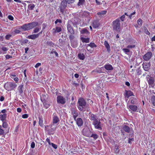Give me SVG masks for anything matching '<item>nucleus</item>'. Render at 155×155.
<instances>
[{"label":"nucleus","instance_id":"f257e3e1","mask_svg":"<svg viewBox=\"0 0 155 155\" xmlns=\"http://www.w3.org/2000/svg\"><path fill=\"white\" fill-rule=\"evenodd\" d=\"M38 25V22L33 21L27 24H25L21 26V28L24 31H28L32 29L35 28Z\"/></svg>","mask_w":155,"mask_h":155},{"label":"nucleus","instance_id":"f03ea898","mask_svg":"<svg viewBox=\"0 0 155 155\" xmlns=\"http://www.w3.org/2000/svg\"><path fill=\"white\" fill-rule=\"evenodd\" d=\"M78 105H77V107L78 109L82 111L86 105L87 102L83 97H81L78 99Z\"/></svg>","mask_w":155,"mask_h":155},{"label":"nucleus","instance_id":"7ed1b4c3","mask_svg":"<svg viewBox=\"0 0 155 155\" xmlns=\"http://www.w3.org/2000/svg\"><path fill=\"white\" fill-rule=\"evenodd\" d=\"M45 130L48 132L49 135L53 134L54 131L57 128V126L54 124L49 125L45 126Z\"/></svg>","mask_w":155,"mask_h":155},{"label":"nucleus","instance_id":"20e7f679","mask_svg":"<svg viewBox=\"0 0 155 155\" xmlns=\"http://www.w3.org/2000/svg\"><path fill=\"white\" fill-rule=\"evenodd\" d=\"M112 26L114 30L119 32L120 30V19L118 18L112 22Z\"/></svg>","mask_w":155,"mask_h":155},{"label":"nucleus","instance_id":"39448f33","mask_svg":"<svg viewBox=\"0 0 155 155\" xmlns=\"http://www.w3.org/2000/svg\"><path fill=\"white\" fill-rule=\"evenodd\" d=\"M17 86V85L12 82H7L4 85L5 89L8 91L13 90Z\"/></svg>","mask_w":155,"mask_h":155},{"label":"nucleus","instance_id":"423d86ee","mask_svg":"<svg viewBox=\"0 0 155 155\" xmlns=\"http://www.w3.org/2000/svg\"><path fill=\"white\" fill-rule=\"evenodd\" d=\"M67 3L66 0H65V1H62L61 3V5L58 10L60 11V12L62 13H63L64 12V9L67 6Z\"/></svg>","mask_w":155,"mask_h":155},{"label":"nucleus","instance_id":"0eeeda50","mask_svg":"<svg viewBox=\"0 0 155 155\" xmlns=\"http://www.w3.org/2000/svg\"><path fill=\"white\" fill-rule=\"evenodd\" d=\"M57 101L58 104H64L66 103V100L63 96L59 95L57 97Z\"/></svg>","mask_w":155,"mask_h":155},{"label":"nucleus","instance_id":"6e6552de","mask_svg":"<svg viewBox=\"0 0 155 155\" xmlns=\"http://www.w3.org/2000/svg\"><path fill=\"white\" fill-rule=\"evenodd\" d=\"M72 24L73 23L71 21H68L67 25L68 31L71 34H74V30L71 25V24Z\"/></svg>","mask_w":155,"mask_h":155},{"label":"nucleus","instance_id":"1a4fd4ad","mask_svg":"<svg viewBox=\"0 0 155 155\" xmlns=\"http://www.w3.org/2000/svg\"><path fill=\"white\" fill-rule=\"evenodd\" d=\"M71 114L73 115V117L75 120L78 116V110L76 108L72 107L71 108Z\"/></svg>","mask_w":155,"mask_h":155},{"label":"nucleus","instance_id":"9d476101","mask_svg":"<svg viewBox=\"0 0 155 155\" xmlns=\"http://www.w3.org/2000/svg\"><path fill=\"white\" fill-rule=\"evenodd\" d=\"M101 122L100 120H97L94 121L92 123V124L94 125L95 128L100 130H102V127L101 124Z\"/></svg>","mask_w":155,"mask_h":155},{"label":"nucleus","instance_id":"9b49d317","mask_svg":"<svg viewBox=\"0 0 155 155\" xmlns=\"http://www.w3.org/2000/svg\"><path fill=\"white\" fill-rule=\"evenodd\" d=\"M152 55V54L151 52H148L143 56V58L144 60L146 61H148L151 58Z\"/></svg>","mask_w":155,"mask_h":155},{"label":"nucleus","instance_id":"f8f14e48","mask_svg":"<svg viewBox=\"0 0 155 155\" xmlns=\"http://www.w3.org/2000/svg\"><path fill=\"white\" fill-rule=\"evenodd\" d=\"M147 81L149 85L152 86L154 82V77L152 76H149L147 78Z\"/></svg>","mask_w":155,"mask_h":155},{"label":"nucleus","instance_id":"ddd939ff","mask_svg":"<svg viewBox=\"0 0 155 155\" xmlns=\"http://www.w3.org/2000/svg\"><path fill=\"white\" fill-rule=\"evenodd\" d=\"M76 123L77 125L79 127H81L82 126L83 124L82 119L80 117H78L76 119Z\"/></svg>","mask_w":155,"mask_h":155},{"label":"nucleus","instance_id":"4468645a","mask_svg":"<svg viewBox=\"0 0 155 155\" xmlns=\"http://www.w3.org/2000/svg\"><path fill=\"white\" fill-rule=\"evenodd\" d=\"M129 109L134 112H137L138 109L137 107L135 105H130L128 106Z\"/></svg>","mask_w":155,"mask_h":155},{"label":"nucleus","instance_id":"2eb2a0df","mask_svg":"<svg viewBox=\"0 0 155 155\" xmlns=\"http://www.w3.org/2000/svg\"><path fill=\"white\" fill-rule=\"evenodd\" d=\"M52 124H56L59 122L60 121L58 117L56 115L53 114V115Z\"/></svg>","mask_w":155,"mask_h":155},{"label":"nucleus","instance_id":"dca6fc26","mask_svg":"<svg viewBox=\"0 0 155 155\" xmlns=\"http://www.w3.org/2000/svg\"><path fill=\"white\" fill-rule=\"evenodd\" d=\"M125 96L126 97H127V98H128L134 95L133 93L130 91H127V90H125Z\"/></svg>","mask_w":155,"mask_h":155},{"label":"nucleus","instance_id":"f3484780","mask_svg":"<svg viewBox=\"0 0 155 155\" xmlns=\"http://www.w3.org/2000/svg\"><path fill=\"white\" fill-rule=\"evenodd\" d=\"M38 37V35L37 34H34L29 35L28 36L27 38L33 40L35 39Z\"/></svg>","mask_w":155,"mask_h":155},{"label":"nucleus","instance_id":"a211bd4d","mask_svg":"<svg viewBox=\"0 0 155 155\" xmlns=\"http://www.w3.org/2000/svg\"><path fill=\"white\" fill-rule=\"evenodd\" d=\"M143 68V69L146 71H148L150 67V64L149 63L143 64H142Z\"/></svg>","mask_w":155,"mask_h":155},{"label":"nucleus","instance_id":"6ab92c4d","mask_svg":"<svg viewBox=\"0 0 155 155\" xmlns=\"http://www.w3.org/2000/svg\"><path fill=\"white\" fill-rule=\"evenodd\" d=\"M104 68L107 71H111L113 69L112 66L110 64H106L104 66Z\"/></svg>","mask_w":155,"mask_h":155},{"label":"nucleus","instance_id":"aec40b11","mask_svg":"<svg viewBox=\"0 0 155 155\" xmlns=\"http://www.w3.org/2000/svg\"><path fill=\"white\" fill-rule=\"evenodd\" d=\"M39 122L38 123L40 126L41 127H43L44 126L43 124V119L42 116H40L38 117Z\"/></svg>","mask_w":155,"mask_h":155},{"label":"nucleus","instance_id":"412c9836","mask_svg":"<svg viewBox=\"0 0 155 155\" xmlns=\"http://www.w3.org/2000/svg\"><path fill=\"white\" fill-rule=\"evenodd\" d=\"M7 117V114H1L0 112V119L3 122L5 120Z\"/></svg>","mask_w":155,"mask_h":155},{"label":"nucleus","instance_id":"4be33fe9","mask_svg":"<svg viewBox=\"0 0 155 155\" xmlns=\"http://www.w3.org/2000/svg\"><path fill=\"white\" fill-rule=\"evenodd\" d=\"M122 129L123 130L127 133H129L130 132V129L129 127L127 126L124 125L123 126Z\"/></svg>","mask_w":155,"mask_h":155},{"label":"nucleus","instance_id":"5701e85b","mask_svg":"<svg viewBox=\"0 0 155 155\" xmlns=\"http://www.w3.org/2000/svg\"><path fill=\"white\" fill-rule=\"evenodd\" d=\"M81 34H89L90 33L86 28H83L80 31Z\"/></svg>","mask_w":155,"mask_h":155},{"label":"nucleus","instance_id":"b1692460","mask_svg":"<svg viewBox=\"0 0 155 155\" xmlns=\"http://www.w3.org/2000/svg\"><path fill=\"white\" fill-rule=\"evenodd\" d=\"M100 25V24L97 21H94L93 22V27L94 28H97Z\"/></svg>","mask_w":155,"mask_h":155},{"label":"nucleus","instance_id":"393cba45","mask_svg":"<svg viewBox=\"0 0 155 155\" xmlns=\"http://www.w3.org/2000/svg\"><path fill=\"white\" fill-rule=\"evenodd\" d=\"M81 40L83 43H88L90 41V38H85L84 37H81L80 38Z\"/></svg>","mask_w":155,"mask_h":155},{"label":"nucleus","instance_id":"a878e982","mask_svg":"<svg viewBox=\"0 0 155 155\" xmlns=\"http://www.w3.org/2000/svg\"><path fill=\"white\" fill-rule=\"evenodd\" d=\"M104 45L107 49V51H110V46L108 42L107 41H104Z\"/></svg>","mask_w":155,"mask_h":155},{"label":"nucleus","instance_id":"bb28decb","mask_svg":"<svg viewBox=\"0 0 155 155\" xmlns=\"http://www.w3.org/2000/svg\"><path fill=\"white\" fill-rule=\"evenodd\" d=\"M90 119L91 120H93L94 121H96L98 120L97 119V116L94 114H91L90 116Z\"/></svg>","mask_w":155,"mask_h":155},{"label":"nucleus","instance_id":"cd10ccee","mask_svg":"<svg viewBox=\"0 0 155 155\" xmlns=\"http://www.w3.org/2000/svg\"><path fill=\"white\" fill-rule=\"evenodd\" d=\"M53 30H54V33H58L61 32V27H56L55 28H54Z\"/></svg>","mask_w":155,"mask_h":155},{"label":"nucleus","instance_id":"c85d7f7f","mask_svg":"<svg viewBox=\"0 0 155 155\" xmlns=\"http://www.w3.org/2000/svg\"><path fill=\"white\" fill-rule=\"evenodd\" d=\"M24 87V85L23 84H21L18 87V90L19 92L21 94L23 93L22 89Z\"/></svg>","mask_w":155,"mask_h":155},{"label":"nucleus","instance_id":"c756f323","mask_svg":"<svg viewBox=\"0 0 155 155\" xmlns=\"http://www.w3.org/2000/svg\"><path fill=\"white\" fill-rule=\"evenodd\" d=\"M92 72H95L97 73H101L102 72L101 68H97L95 70L92 71Z\"/></svg>","mask_w":155,"mask_h":155},{"label":"nucleus","instance_id":"7c9ffc66","mask_svg":"<svg viewBox=\"0 0 155 155\" xmlns=\"http://www.w3.org/2000/svg\"><path fill=\"white\" fill-rule=\"evenodd\" d=\"M129 100H130V103L132 105L136 104L137 99L134 97L131 98Z\"/></svg>","mask_w":155,"mask_h":155},{"label":"nucleus","instance_id":"2f4dec72","mask_svg":"<svg viewBox=\"0 0 155 155\" xmlns=\"http://www.w3.org/2000/svg\"><path fill=\"white\" fill-rule=\"evenodd\" d=\"M86 136L88 137H92L95 140H96L98 138V136L96 134H92L91 136L89 134H87Z\"/></svg>","mask_w":155,"mask_h":155},{"label":"nucleus","instance_id":"473e14b6","mask_svg":"<svg viewBox=\"0 0 155 155\" xmlns=\"http://www.w3.org/2000/svg\"><path fill=\"white\" fill-rule=\"evenodd\" d=\"M35 5L33 4H31L28 5V8L30 10H32L35 8Z\"/></svg>","mask_w":155,"mask_h":155},{"label":"nucleus","instance_id":"72a5a7b5","mask_svg":"<svg viewBox=\"0 0 155 155\" xmlns=\"http://www.w3.org/2000/svg\"><path fill=\"white\" fill-rule=\"evenodd\" d=\"M107 13V11L106 10H104L101 12H98L97 13V14L98 15H100V16H101L102 15L106 14Z\"/></svg>","mask_w":155,"mask_h":155},{"label":"nucleus","instance_id":"f704fd0d","mask_svg":"<svg viewBox=\"0 0 155 155\" xmlns=\"http://www.w3.org/2000/svg\"><path fill=\"white\" fill-rule=\"evenodd\" d=\"M87 45L91 48H95L97 47V45L94 42H91L90 44H87Z\"/></svg>","mask_w":155,"mask_h":155},{"label":"nucleus","instance_id":"c9c22d12","mask_svg":"<svg viewBox=\"0 0 155 155\" xmlns=\"http://www.w3.org/2000/svg\"><path fill=\"white\" fill-rule=\"evenodd\" d=\"M79 58L82 60H83L85 58V56L83 54L79 53L78 54Z\"/></svg>","mask_w":155,"mask_h":155},{"label":"nucleus","instance_id":"e433bc0d","mask_svg":"<svg viewBox=\"0 0 155 155\" xmlns=\"http://www.w3.org/2000/svg\"><path fill=\"white\" fill-rule=\"evenodd\" d=\"M151 100L153 105L155 106V96L153 95L152 96Z\"/></svg>","mask_w":155,"mask_h":155},{"label":"nucleus","instance_id":"4c0bfd02","mask_svg":"<svg viewBox=\"0 0 155 155\" xmlns=\"http://www.w3.org/2000/svg\"><path fill=\"white\" fill-rule=\"evenodd\" d=\"M41 29V28L36 27L34 28L33 31V33H38Z\"/></svg>","mask_w":155,"mask_h":155},{"label":"nucleus","instance_id":"58836bf2","mask_svg":"<svg viewBox=\"0 0 155 155\" xmlns=\"http://www.w3.org/2000/svg\"><path fill=\"white\" fill-rule=\"evenodd\" d=\"M3 123L2 124V127L4 128H7L8 127V124L6 122H4L3 121L2 122Z\"/></svg>","mask_w":155,"mask_h":155},{"label":"nucleus","instance_id":"ea45409f","mask_svg":"<svg viewBox=\"0 0 155 155\" xmlns=\"http://www.w3.org/2000/svg\"><path fill=\"white\" fill-rule=\"evenodd\" d=\"M135 47L136 45H127V48L129 49H130L134 48Z\"/></svg>","mask_w":155,"mask_h":155},{"label":"nucleus","instance_id":"a19ab883","mask_svg":"<svg viewBox=\"0 0 155 155\" xmlns=\"http://www.w3.org/2000/svg\"><path fill=\"white\" fill-rule=\"evenodd\" d=\"M2 128V126L0 125V135H3L5 133L4 131Z\"/></svg>","mask_w":155,"mask_h":155},{"label":"nucleus","instance_id":"79ce46f5","mask_svg":"<svg viewBox=\"0 0 155 155\" xmlns=\"http://www.w3.org/2000/svg\"><path fill=\"white\" fill-rule=\"evenodd\" d=\"M47 44L48 45L53 47L54 45V44L51 41H47Z\"/></svg>","mask_w":155,"mask_h":155},{"label":"nucleus","instance_id":"37998d69","mask_svg":"<svg viewBox=\"0 0 155 155\" xmlns=\"http://www.w3.org/2000/svg\"><path fill=\"white\" fill-rule=\"evenodd\" d=\"M54 54L56 57H58V53L55 51H53V50L50 53V54Z\"/></svg>","mask_w":155,"mask_h":155},{"label":"nucleus","instance_id":"c03bdc74","mask_svg":"<svg viewBox=\"0 0 155 155\" xmlns=\"http://www.w3.org/2000/svg\"><path fill=\"white\" fill-rule=\"evenodd\" d=\"M137 22L139 25L141 26L142 23V20L140 18L137 21Z\"/></svg>","mask_w":155,"mask_h":155},{"label":"nucleus","instance_id":"a18cd8bd","mask_svg":"<svg viewBox=\"0 0 155 155\" xmlns=\"http://www.w3.org/2000/svg\"><path fill=\"white\" fill-rule=\"evenodd\" d=\"M137 74L138 75H140L141 74V71L140 68H138L136 70Z\"/></svg>","mask_w":155,"mask_h":155},{"label":"nucleus","instance_id":"49530a36","mask_svg":"<svg viewBox=\"0 0 155 155\" xmlns=\"http://www.w3.org/2000/svg\"><path fill=\"white\" fill-rule=\"evenodd\" d=\"M123 50L126 54H127L128 53L130 52V50L127 48H124L123 49Z\"/></svg>","mask_w":155,"mask_h":155},{"label":"nucleus","instance_id":"de8ad7c7","mask_svg":"<svg viewBox=\"0 0 155 155\" xmlns=\"http://www.w3.org/2000/svg\"><path fill=\"white\" fill-rule=\"evenodd\" d=\"M73 35V34H71L69 36V39L71 41L72 40H73L75 38L74 36Z\"/></svg>","mask_w":155,"mask_h":155},{"label":"nucleus","instance_id":"09e8293b","mask_svg":"<svg viewBox=\"0 0 155 155\" xmlns=\"http://www.w3.org/2000/svg\"><path fill=\"white\" fill-rule=\"evenodd\" d=\"M144 31L147 35H149L150 34V32L148 30L147 28L145 27L144 28Z\"/></svg>","mask_w":155,"mask_h":155},{"label":"nucleus","instance_id":"8fccbe9b","mask_svg":"<svg viewBox=\"0 0 155 155\" xmlns=\"http://www.w3.org/2000/svg\"><path fill=\"white\" fill-rule=\"evenodd\" d=\"M125 18V15H123L120 17V18H119V19H120L122 21H123L124 20Z\"/></svg>","mask_w":155,"mask_h":155},{"label":"nucleus","instance_id":"3c124183","mask_svg":"<svg viewBox=\"0 0 155 155\" xmlns=\"http://www.w3.org/2000/svg\"><path fill=\"white\" fill-rule=\"evenodd\" d=\"M134 141V138H129L128 140V143L129 144H131L132 141Z\"/></svg>","mask_w":155,"mask_h":155},{"label":"nucleus","instance_id":"603ef678","mask_svg":"<svg viewBox=\"0 0 155 155\" xmlns=\"http://www.w3.org/2000/svg\"><path fill=\"white\" fill-rule=\"evenodd\" d=\"M28 115L27 114H24L22 115V117L23 118L26 119L28 118Z\"/></svg>","mask_w":155,"mask_h":155},{"label":"nucleus","instance_id":"864d4df0","mask_svg":"<svg viewBox=\"0 0 155 155\" xmlns=\"http://www.w3.org/2000/svg\"><path fill=\"white\" fill-rule=\"evenodd\" d=\"M85 2V0H79L78 4L79 5H82Z\"/></svg>","mask_w":155,"mask_h":155},{"label":"nucleus","instance_id":"5fc2aeb1","mask_svg":"<svg viewBox=\"0 0 155 155\" xmlns=\"http://www.w3.org/2000/svg\"><path fill=\"white\" fill-rule=\"evenodd\" d=\"M14 32L15 34H19L21 32V31L18 29H15L14 31Z\"/></svg>","mask_w":155,"mask_h":155},{"label":"nucleus","instance_id":"6e6d98bb","mask_svg":"<svg viewBox=\"0 0 155 155\" xmlns=\"http://www.w3.org/2000/svg\"><path fill=\"white\" fill-rule=\"evenodd\" d=\"M8 18L10 20L12 21L14 20V18L12 16L9 15L8 16Z\"/></svg>","mask_w":155,"mask_h":155},{"label":"nucleus","instance_id":"4d7b16f0","mask_svg":"<svg viewBox=\"0 0 155 155\" xmlns=\"http://www.w3.org/2000/svg\"><path fill=\"white\" fill-rule=\"evenodd\" d=\"M51 145L55 149H56L58 147L57 145L54 143H51Z\"/></svg>","mask_w":155,"mask_h":155},{"label":"nucleus","instance_id":"13d9d810","mask_svg":"<svg viewBox=\"0 0 155 155\" xmlns=\"http://www.w3.org/2000/svg\"><path fill=\"white\" fill-rule=\"evenodd\" d=\"M1 50L4 51H7L8 50V49L5 47H3L1 48Z\"/></svg>","mask_w":155,"mask_h":155},{"label":"nucleus","instance_id":"bf43d9fd","mask_svg":"<svg viewBox=\"0 0 155 155\" xmlns=\"http://www.w3.org/2000/svg\"><path fill=\"white\" fill-rule=\"evenodd\" d=\"M11 36L12 35H7L5 36V39L8 40H9Z\"/></svg>","mask_w":155,"mask_h":155},{"label":"nucleus","instance_id":"052dcab7","mask_svg":"<svg viewBox=\"0 0 155 155\" xmlns=\"http://www.w3.org/2000/svg\"><path fill=\"white\" fill-rule=\"evenodd\" d=\"M12 58V55H7L5 56L6 59H8L9 58Z\"/></svg>","mask_w":155,"mask_h":155},{"label":"nucleus","instance_id":"680f3d73","mask_svg":"<svg viewBox=\"0 0 155 155\" xmlns=\"http://www.w3.org/2000/svg\"><path fill=\"white\" fill-rule=\"evenodd\" d=\"M35 144L34 142H32L31 144V147L32 148H35Z\"/></svg>","mask_w":155,"mask_h":155},{"label":"nucleus","instance_id":"e2e57ef3","mask_svg":"<svg viewBox=\"0 0 155 155\" xmlns=\"http://www.w3.org/2000/svg\"><path fill=\"white\" fill-rule=\"evenodd\" d=\"M61 23L62 21L60 19H57L55 21V23L57 24L58 23Z\"/></svg>","mask_w":155,"mask_h":155},{"label":"nucleus","instance_id":"0e129e2a","mask_svg":"<svg viewBox=\"0 0 155 155\" xmlns=\"http://www.w3.org/2000/svg\"><path fill=\"white\" fill-rule=\"evenodd\" d=\"M50 105H51L49 104L48 103H45V104L44 106L46 108H48Z\"/></svg>","mask_w":155,"mask_h":155},{"label":"nucleus","instance_id":"69168bd1","mask_svg":"<svg viewBox=\"0 0 155 155\" xmlns=\"http://www.w3.org/2000/svg\"><path fill=\"white\" fill-rule=\"evenodd\" d=\"M41 65V63H38L36 64L35 66V68H37Z\"/></svg>","mask_w":155,"mask_h":155},{"label":"nucleus","instance_id":"338daca9","mask_svg":"<svg viewBox=\"0 0 155 155\" xmlns=\"http://www.w3.org/2000/svg\"><path fill=\"white\" fill-rule=\"evenodd\" d=\"M5 98L4 96H1L0 97V101H4Z\"/></svg>","mask_w":155,"mask_h":155},{"label":"nucleus","instance_id":"774afa93","mask_svg":"<svg viewBox=\"0 0 155 155\" xmlns=\"http://www.w3.org/2000/svg\"><path fill=\"white\" fill-rule=\"evenodd\" d=\"M46 141L48 142L49 145H51V143L50 142V140L48 138H47L46 140Z\"/></svg>","mask_w":155,"mask_h":155}]
</instances>
